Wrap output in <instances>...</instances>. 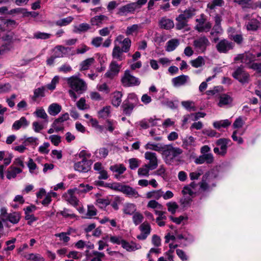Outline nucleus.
Listing matches in <instances>:
<instances>
[{
  "instance_id": "nucleus-1",
  "label": "nucleus",
  "mask_w": 261,
  "mask_h": 261,
  "mask_svg": "<svg viewBox=\"0 0 261 261\" xmlns=\"http://www.w3.org/2000/svg\"><path fill=\"white\" fill-rule=\"evenodd\" d=\"M65 80L69 87L78 94H82L87 89V85L85 81L77 75H72Z\"/></svg>"
},
{
  "instance_id": "nucleus-2",
  "label": "nucleus",
  "mask_w": 261,
  "mask_h": 261,
  "mask_svg": "<svg viewBox=\"0 0 261 261\" xmlns=\"http://www.w3.org/2000/svg\"><path fill=\"white\" fill-rule=\"evenodd\" d=\"M182 150L178 147H174L171 145H164L162 153L165 156V162L170 164L175 158L182 153Z\"/></svg>"
},
{
  "instance_id": "nucleus-3",
  "label": "nucleus",
  "mask_w": 261,
  "mask_h": 261,
  "mask_svg": "<svg viewBox=\"0 0 261 261\" xmlns=\"http://www.w3.org/2000/svg\"><path fill=\"white\" fill-rule=\"evenodd\" d=\"M111 188L120 191L129 197L136 198L140 197V195L135 189L128 186L117 184L112 186Z\"/></svg>"
},
{
  "instance_id": "nucleus-4",
  "label": "nucleus",
  "mask_w": 261,
  "mask_h": 261,
  "mask_svg": "<svg viewBox=\"0 0 261 261\" xmlns=\"http://www.w3.org/2000/svg\"><path fill=\"white\" fill-rule=\"evenodd\" d=\"M121 82L124 87H133L140 84V80L132 75L129 71H125L121 78Z\"/></svg>"
},
{
  "instance_id": "nucleus-5",
  "label": "nucleus",
  "mask_w": 261,
  "mask_h": 261,
  "mask_svg": "<svg viewBox=\"0 0 261 261\" xmlns=\"http://www.w3.org/2000/svg\"><path fill=\"white\" fill-rule=\"evenodd\" d=\"M210 45L208 39L204 36L197 38L193 42V46L199 53L205 52L206 48Z\"/></svg>"
},
{
  "instance_id": "nucleus-6",
  "label": "nucleus",
  "mask_w": 261,
  "mask_h": 261,
  "mask_svg": "<svg viewBox=\"0 0 261 261\" xmlns=\"http://www.w3.org/2000/svg\"><path fill=\"white\" fill-rule=\"evenodd\" d=\"M196 21L195 29L198 32H207L212 27V24L206 20L203 14H201L199 18H197Z\"/></svg>"
},
{
  "instance_id": "nucleus-7",
  "label": "nucleus",
  "mask_w": 261,
  "mask_h": 261,
  "mask_svg": "<svg viewBox=\"0 0 261 261\" xmlns=\"http://www.w3.org/2000/svg\"><path fill=\"white\" fill-rule=\"evenodd\" d=\"M232 76L242 84L248 83L250 81L249 74L242 67H238L232 73Z\"/></svg>"
},
{
  "instance_id": "nucleus-8",
  "label": "nucleus",
  "mask_w": 261,
  "mask_h": 261,
  "mask_svg": "<svg viewBox=\"0 0 261 261\" xmlns=\"http://www.w3.org/2000/svg\"><path fill=\"white\" fill-rule=\"evenodd\" d=\"M121 65L118 64L116 61L113 60L110 64L109 70L105 73V76L112 79L119 73Z\"/></svg>"
},
{
  "instance_id": "nucleus-9",
  "label": "nucleus",
  "mask_w": 261,
  "mask_h": 261,
  "mask_svg": "<svg viewBox=\"0 0 261 261\" xmlns=\"http://www.w3.org/2000/svg\"><path fill=\"white\" fill-rule=\"evenodd\" d=\"M69 119V114L67 113L63 114L60 117L56 119L51 125L56 132H58L64 129V123Z\"/></svg>"
},
{
  "instance_id": "nucleus-10",
  "label": "nucleus",
  "mask_w": 261,
  "mask_h": 261,
  "mask_svg": "<svg viewBox=\"0 0 261 261\" xmlns=\"http://www.w3.org/2000/svg\"><path fill=\"white\" fill-rule=\"evenodd\" d=\"M234 44L226 39H223L219 41L216 45L217 50L220 53H227L229 50L233 48Z\"/></svg>"
},
{
  "instance_id": "nucleus-11",
  "label": "nucleus",
  "mask_w": 261,
  "mask_h": 261,
  "mask_svg": "<svg viewBox=\"0 0 261 261\" xmlns=\"http://www.w3.org/2000/svg\"><path fill=\"white\" fill-rule=\"evenodd\" d=\"M114 42H116V43H118L119 45L121 44V49L124 53L129 51L132 43V41L129 38H123L122 35H119L116 37Z\"/></svg>"
},
{
  "instance_id": "nucleus-12",
  "label": "nucleus",
  "mask_w": 261,
  "mask_h": 261,
  "mask_svg": "<svg viewBox=\"0 0 261 261\" xmlns=\"http://www.w3.org/2000/svg\"><path fill=\"white\" fill-rule=\"evenodd\" d=\"M145 159L149 161L147 166L152 170L156 168L158 163L156 154L155 152L147 151L144 154Z\"/></svg>"
},
{
  "instance_id": "nucleus-13",
  "label": "nucleus",
  "mask_w": 261,
  "mask_h": 261,
  "mask_svg": "<svg viewBox=\"0 0 261 261\" xmlns=\"http://www.w3.org/2000/svg\"><path fill=\"white\" fill-rule=\"evenodd\" d=\"M3 40L6 42L0 46V55H3L12 48V36L7 35L3 37Z\"/></svg>"
},
{
  "instance_id": "nucleus-14",
  "label": "nucleus",
  "mask_w": 261,
  "mask_h": 261,
  "mask_svg": "<svg viewBox=\"0 0 261 261\" xmlns=\"http://www.w3.org/2000/svg\"><path fill=\"white\" fill-rule=\"evenodd\" d=\"M141 233L137 236V238L140 240H145L150 233L151 226L147 222H144L139 227Z\"/></svg>"
},
{
  "instance_id": "nucleus-15",
  "label": "nucleus",
  "mask_w": 261,
  "mask_h": 261,
  "mask_svg": "<svg viewBox=\"0 0 261 261\" xmlns=\"http://www.w3.org/2000/svg\"><path fill=\"white\" fill-rule=\"evenodd\" d=\"M114 47L112 53L113 60L121 61L125 59V56L123 55V51L121 49V47L118 43L114 42Z\"/></svg>"
},
{
  "instance_id": "nucleus-16",
  "label": "nucleus",
  "mask_w": 261,
  "mask_h": 261,
  "mask_svg": "<svg viewBox=\"0 0 261 261\" xmlns=\"http://www.w3.org/2000/svg\"><path fill=\"white\" fill-rule=\"evenodd\" d=\"M134 3H130L120 7L118 9V14L121 16H126L128 14H133L136 11Z\"/></svg>"
},
{
  "instance_id": "nucleus-17",
  "label": "nucleus",
  "mask_w": 261,
  "mask_h": 261,
  "mask_svg": "<svg viewBox=\"0 0 261 261\" xmlns=\"http://www.w3.org/2000/svg\"><path fill=\"white\" fill-rule=\"evenodd\" d=\"M76 192L75 189H70L65 193L63 197L64 199L73 205H77L78 204L79 200L75 196V193Z\"/></svg>"
},
{
  "instance_id": "nucleus-18",
  "label": "nucleus",
  "mask_w": 261,
  "mask_h": 261,
  "mask_svg": "<svg viewBox=\"0 0 261 261\" xmlns=\"http://www.w3.org/2000/svg\"><path fill=\"white\" fill-rule=\"evenodd\" d=\"M218 99V106L221 108L231 105L233 101V98L231 96L226 93L220 94Z\"/></svg>"
},
{
  "instance_id": "nucleus-19",
  "label": "nucleus",
  "mask_w": 261,
  "mask_h": 261,
  "mask_svg": "<svg viewBox=\"0 0 261 261\" xmlns=\"http://www.w3.org/2000/svg\"><path fill=\"white\" fill-rule=\"evenodd\" d=\"M71 50L69 47L58 45L53 49V54L56 58H62L67 55Z\"/></svg>"
},
{
  "instance_id": "nucleus-20",
  "label": "nucleus",
  "mask_w": 261,
  "mask_h": 261,
  "mask_svg": "<svg viewBox=\"0 0 261 261\" xmlns=\"http://www.w3.org/2000/svg\"><path fill=\"white\" fill-rule=\"evenodd\" d=\"M190 81V77L187 75H180L172 79V83L174 87H177L186 85Z\"/></svg>"
},
{
  "instance_id": "nucleus-21",
  "label": "nucleus",
  "mask_w": 261,
  "mask_h": 261,
  "mask_svg": "<svg viewBox=\"0 0 261 261\" xmlns=\"http://www.w3.org/2000/svg\"><path fill=\"white\" fill-rule=\"evenodd\" d=\"M214 162V156L212 153L202 154L199 156L195 160L197 164H202L203 163L211 164Z\"/></svg>"
},
{
  "instance_id": "nucleus-22",
  "label": "nucleus",
  "mask_w": 261,
  "mask_h": 261,
  "mask_svg": "<svg viewBox=\"0 0 261 261\" xmlns=\"http://www.w3.org/2000/svg\"><path fill=\"white\" fill-rule=\"evenodd\" d=\"M121 247L128 252L135 251L141 248V246L134 242H127L124 240Z\"/></svg>"
},
{
  "instance_id": "nucleus-23",
  "label": "nucleus",
  "mask_w": 261,
  "mask_h": 261,
  "mask_svg": "<svg viewBox=\"0 0 261 261\" xmlns=\"http://www.w3.org/2000/svg\"><path fill=\"white\" fill-rule=\"evenodd\" d=\"M74 169L79 172H86L90 169L88 161L83 159L81 161L75 163L74 165Z\"/></svg>"
},
{
  "instance_id": "nucleus-24",
  "label": "nucleus",
  "mask_w": 261,
  "mask_h": 261,
  "mask_svg": "<svg viewBox=\"0 0 261 261\" xmlns=\"http://www.w3.org/2000/svg\"><path fill=\"white\" fill-rule=\"evenodd\" d=\"M109 18L106 15H100L95 16L90 19L91 25L99 27L103 22L108 21Z\"/></svg>"
},
{
  "instance_id": "nucleus-25",
  "label": "nucleus",
  "mask_w": 261,
  "mask_h": 261,
  "mask_svg": "<svg viewBox=\"0 0 261 261\" xmlns=\"http://www.w3.org/2000/svg\"><path fill=\"white\" fill-rule=\"evenodd\" d=\"M110 169L114 173H116L115 176L116 178L119 179L120 175L123 174L126 170L125 167L121 164H115L111 166Z\"/></svg>"
},
{
  "instance_id": "nucleus-26",
  "label": "nucleus",
  "mask_w": 261,
  "mask_h": 261,
  "mask_svg": "<svg viewBox=\"0 0 261 261\" xmlns=\"http://www.w3.org/2000/svg\"><path fill=\"white\" fill-rule=\"evenodd\" d=\"M22 171V169L13 165L11 166L7 171V178L8 179L14 178L16 177L17 175L21 173Z\"/></svg>"
},
{
  "instance_id": "nucleus-27",
  "label": "nucleus",
  "mask_w": 261,
  "mask_h": 261,
  "mask_svg": "<svg viewBox=\"0 0 261 261\" xmlns=\"http://www.w3.org/2000/svg\"><path fill=\"white\" fill-rule=\"evenodd\" d=\"M229 142V139L225 138H221L216 141V144L220 147L221 155H224L226 154L227 145Z\"/></svg>"
},
{
  "instance_id": "nucleus-28",
  "label": "nucleus",
  "mask_w": 261,
  "mask_h": 261,
  "mask_svg": "<svg viewBox=\"0 0 261 261\" xmlns=\"http://www.w3.org/2000/svg\"><path fill=\"white\" fill-rule=\"evenodd\" d=\"M21 218L20 214L19 212H14L8 214L6 220L3 219V221L7 220L13 224H17L20 221Z\"/></svg>"
},
{
  "instance_id": "nucleus-29",
  "label": "nucleus",
  "mask_w": 261,
  "mask_h": 261,
  "mask_svg": "<svg viewBox=\"0 0 261 261\" xmlns=\"http://www.w3.org/2000/svg\"><path fill=\"white\" fill-rule=\"evenodd\" d=\"M159 24L161 28L166 30H170L173 28L174 26L173 21L166 17L162 18L160 20Z\"/></svg>"
},
{
  "instance_id": "nucleus-30",
  "label": "nucleus",
  "mask_w": 261,
  "mask_h": 261,
  "mask_svg": "<svg viewBox=\"0 0 261 261\" xmlns=\"http://www.w3.org/2000/svg\"><path fill=\"white\" fill-rule=\"evenodd\" d=\"M95 59L92 57L82 61L80 64V70L84 71L89 69L91 66L95 63Z\"/></svg>"
},
{
  "instance_id": "nucleus-31",
  "label": "nucleus",
  "mask_w": 261,
  "mask_h": 261,
  "mask_svg": "<svg viewBox=\"0 0 261 261\" xmlns=\"http://www.w3.org/2000/svg\"><path fill=\"white\" fill-rule=\"evenodd\" d=\"M142 24H135L127 28L125 34L127 36L137 34L140 30L142 29Z\"/></svg>"
},
{
  "instance_id": "nucleus-32",
  "label": "nucleus",
  "mask_w": 261,
  "mask_h": 261,
  "mask_svg": "<svg viewBox=\"0 0 261 261\" xmlns=\"http://www.w3.org/2000/svg\"><path fill=\"white\" fill-rule=\"evenodd\" d=\"M195 145V139L192 136H187L183 140L182 147L186 149H189Z\"/></svg>"
},
{
  "instance_id": "nucleus-33",
  "label": "nucleus",
  "mask_w": 261,
  "mask_h": 261,
  "mask_svg": "<svg viewBox=\"0 0 261 261\" xmlns=\"http://www.w3.org/2000/svg\"><path fill=\"white\" fill-rule=\"evenodd\" d=\"M34 115L37 117L43 119L45 123H47L48 121V115L43 108H37L34 112Z\"/></svg>"
},
{
  "instance_id": "nucleus-34",
  "label": "nucleus",
  "mask_w": 261,
  "mask_h": 261,
  "mask_svg": "<svg viewBox=\"0 0 261 261\" xmlns=\"http://www.w3.org/2000/svg\"><path fill=\"white\" fill-rule=\"evenodd\" d=\"M62 107L57 103H53L49 105L48 108V112L51 116H56L61 111Z\"/></svg>"
},
{
  "instance_id": "nucleus-35",
  "label": "nucleus",
  "mask_w": 261,
  "mask_h": 261,
  "mask_svg": "<svg viewBox=\"0 0 261 261\" xmlns=\"http://www.w3.org/2000/svg\"><path fill=\"white\" fill-rule=\"evenodd\" d=\"M90 25L87 23H82L78 25H75L73 29V32L76 33H81L86 32L91 29Z\"/></svg>"
},
{
  "instance_id": "nucleus-36",
  "label": "nucleus",
  "mask_w": 261,
  "mask_h": 261,
  "mask_svg": "<svg viewBox=\"0 0 261 261\" xmlns=\"http://www.w3.org/2000/svg\"><path fill=\"white\" fill-rule=\"evenodd\" d=\"M135 107L136 106L129 103L128 101H124L121 107L123 112L126 115L129 116L132 114L133 110Z\"/></svg>"
},
{
  "instance_id": "nucleus-37",
  "label": "nucleus",
  "mask_w": 261,
  "mask_h": 261,
  "mask_svg": "<svg viewBox=\"0 0 261 261\" xmlns=\"http://www.w3.org/2000/svg\"><path fill=\"white\" fill-rule=\"evenodd\" d=\"M196 14V10L193 8H189L186 9L181 14H179L184 19L187 21L192 18Z\"/></svg>"
},
{
  "instance_id": "nucleus-38",
  "label": "nucleus",
  "mask_w": 261,
  "mask_h": 261,
  "mask_svg": "<svg viewBox=\"0 0 261 261\" xmlns=\"http://www.w3.org/2000/svg\"><path fill=\"white\" fill-rule=\"evenodd\" d=\"M145 149L154 150L158 152H162L164 145L154 144L152 142L147 143L144 146Z\"/></svg>"
},
{
  "instance_id": "nucleus-39",
  "label": "nucleus",
  "mask_w": 261,
  "mask_h": 261,
  "mask_svg": "<svg viewBox=\"0 0 261 261\" xmlns=\"http://www.w3.org/2000/svg\"><path fill=\"white\" fill-rule=\"evenodd\" d=\"M73 19L74 18L72 16H70L57 20L55 22V24L57 26L60 27H65L70 24Z\"/></svg>"
},
{
  "instance_id": "nucleus-40",
  "label": "nucleus",
  "mask_w": 261,
  "mask_h": 261,
  "mask_svg": "<svg viewBox=\"0 0 261 261\" xmlns=\"http://www.w3.org/2000/svg\"><path fill=\"white\" fill-rule=\"evenodd\" d=\"M231 121L228 119L221 120L216 121L213 122V126L214 128L219 129L221 127L226 128L231 124Z\"/></svg>"
},
{
  "instance_id": "nucleus-41",
  "label": "nucleus",
  "mask_w": 261,
  "mask_h": 261,
  "mask_svg": "<svg viewBox=\"0 0 261 261\" xmlns=\"http://www.w3.org/2000/svg\"><path fill=\"white\" fill-rule=\"evenodd\" d=\"M179 44V41L177 39H172L169 40L166 43V51L169 52L174 50Z\"/></svg>"
},
{
  "instance_id": "nucleus-42",
  "label": "nucleus",
  "mask_w": 261,
  "mask_h": 261,
  "mask_svg": "<svg viewBox=\"0 0 261 261\" xmlns=\"http://www.w3.org/2000/svg\"><path fill=\"white\" fill-rule=\"evenodd\" d=\"M260 22L256 19H252L246 24L247 30L248 31H256L259 27Z\"/></svg>"
},
{
  "instance_id": "nucleus-43",
  "label": "nucleus",
  "mask_w": 261,
  "mask_h": 261,
  "mask_svg": "<svg viewBox=\"0 0 261 261\" xmlns=\"http://www.w3.org/2000/svg\"><path fill=\"white\" fill-rule=\"evenodd\" d=\"M136 211V206L133 203H126L123 208V213L128 215L134 214Z\"/></svg>"
},
{
  "instance_id": "nucleus-44",
  "label": "nucleus",
  "mask_w": 261,
  "mask_h": 261,
  "mask_svg": "<svg viewBox=\"0 0 261 261\" xmlns=\"http://www.w3.org/2000/svg\"><path fill=\"white\" fill-rule=\"evenodd\" d=\"M122 93L121 92L116 91L113 94L112 103L113 106L118 107L122 101Z\"/></svg>"
},
{
  "instance_id": "nucleus-45",
  "label": "nucleus",
  "mask_w": 261,
  "mask_h": 261,
  "mask_svg": "<svg viewBox=\"0 0 261 261\" xmlns=\"http://www.w3.org/2000/svg\"><path fill=\"white\" fill-rule=\"evenodd\" d=\"M146 198L148 199L153 198L156 200H159L162 197V190L160 189L148 192L146 193Z\"/></svg>"
},
{
  "instance_id": "nucleus-46",
  "label": "nucleus",
  "mask_w": 261,
  "mask_h": 261,
  "mask_svg": "<svg viewBox=\"0 0 261 261\" xmlns=\"http://www.w3.org/2000/svg\"><path fill=\"white\" fill-rule=\"evenodd\" d=\"M28 125L26 118L22 117L19 120L14 122L12 125V128L15 130L19 129L22 126H26Z\"/></svg>"
},
{
  "instance_id": "nucleus-47",
  "label": "nucleus",
  "mask_w": 261,
  "mask_h": 261,
  "mask_svg": "<svg viewBox=\"0 0 261 261\" xmlns=\"http://www.w3.org/2000/svg\"><path fill=\"white\" fill-rule=\"evenodd\" d=\"M109 153V150L105 147L97 149L95 152V156L99 159H105Z\"/></svg>"
},
{
  "instance_id": "nucleus-48",
  "label": "nucleus",
  "mask_w": 261,
  "mask_h": 261,
  "mask_svg": "<svg viewBox=\"0 0 261 261\" xmlns=\"http://www.w3.org/2000/svg\"><path fill=\"white\" fill-rule=\"evenodd\" d=\"M176 20L177 21L176 23V28L177 30H181L185 28L187 25L188 21L184 19L179 15L176 17Z\"/></svg>"
},
{
  "instance_id": "nucleus-49",
  "label": "nucleus",
  "mask_w": 261,
  "mask_h": 261,
  "mask_svg": "<svg viewBox=\"0 0 261 261\" xmlns=\"http://www.w3.org/2000/svg\"><path fill=\"white\" fill-rule=\"evenodd\" d=\"M93 189V187L88 184L85 185L81 184L78 188H75L77 193H87Z\"/></svg>"
},
{
  "instance_id": "nucleus-50",
  "label": "nucleus",
  "mask_w": 261,
  "mask_h": 261,
  "mask_svg": "<svg viewBox=\"0 0 261 261\" xmlns=\"http://www.w3.org/2000/svg\"><path fill=\"white\" fill-rule=\"evenodd\" d=\"M111 107L106 106L98 112V116L102 118H107L110 116Z\"/></svg>"
},
{
  "instance_id": "nucleus-51",
  "label": "nucleus",
  "mask_w": 261,
  "mask_h": 261,
  "mask_svg": "<svg viewBox=\"0 0 261 261\" xmlns=\"http://www.w3.org/2000/svg\"><path fill=\"white\" fill-rule=\"evenodd\" d=\"M256 55H253L250 53H246L244 55V60L242 61V63L248 64V66L251 64L252 62L254 61L256 58Z\"/></svg>"
},
{
  "instance_id": "nucleus-52",
  "label": "nucleus",
  "mask_w": 261,
  "mask_h": 261,
  "mask_svg": "<svg viewBox=\"0 0 261 261\" xmlns=\"http://www.w3.org/2000/svg\"><path fill=\"white\" fill-rule=\"evenodd\" d=\"M166 206L167 207L168 211L172 215L175 214L178 208V204L174 201H171L167 203Z\"/></svg>"
},
{
  "instance_id": "nucleus-53",
  "label": "nucleus",
  "mask_w": 261,
  "mask_h": 261,
  "mask_svg": "<svg viewBox=\"0 0 261 261\" xmlns=\"http://www.w3.org/2000/svg\"><path fill=\"white\" fill-rule=\"evenodd\" d=\"M144 219L143 215L139 212H136L133 216V221L136 225L140 224Z\"/></svg>"
},
{
  "instance_id": "nucleus-54",
  "label": "nucleus",
  "mask_w": 261,
  "mask_h": 261,
  "mask_svg": "<svg viewBox=\"0 0 261 261\" xmlns=\"http://www.w3.org/2000/svg\"><path fill=\"white\" fill-rule=\"evenodd\" d=\"M204 60L201 56H199L196 59L192 60L191 64L195 68H198L204 65Z\"/></svg>"
},
{
  "instance_id": "nucleus-55",
  "label": "nucleus",
  "mask_w": 261,
  "mask_h": 261,
  "mask_svg": "<svg viewBox=\"0 0 261 261\" xmlns=\"http://www.w3.org/2000/svg\"><path fill=\"white\" fill-rule=\"evenodd\" d=\"M150 170H151L150 167L145 164L138 169V174L140 176H148Z\"/></svg>"
},
{
  "instance_id": "nucleus-56",
  "label": "nucleus",
  "mask_w": 261,
  "mask_h": 261,
  "mask_svg": "<svg viewBox=\"0 0 261 261\" xmlns=\"http://www.w3.org/2000/svg\"><path fill=\"white\" fill-rule=\"evenodd\" d=\"M202 133L209 137L218 138L220 136V134L219 133L212 129H204L202 130Z\"/></svg>"
},
{
  "instance_id": "nucleus-57",
  "label": "nucleus",
  "mask_w": 261,
  "mask_h": 261,
  "mask_svg": "<svg viewBox=\"0 0 261 261\" xmlns=\"http://www.w3.org/2000/svg\"><path fill=\"white\" fill-rule=\"evenodd\" d=\"M117 124L114 120L108 119L106 122V128L110 132H113Z\"/></svg>"
},
{
  "instance_id": "nucleus-58",
  "label": "nucleus",
  "mask_w": 261,
  "mask_h": 261,
  "mask_svg": "<svg viewBox=\"0 0 261 261\" xmlns=\"http://www.w3.org/2000/svg\"><path fill=\"white\" fill-rule=\"evenodd\" d=\"M124 101H128L130 103H132L135 106H137L139 101L137 95L134 93H131L128 94L126 99Z\"/></svg>"
},
{
  "instance_id": "nucleus-59",
  "label": "nucleus",
  "mask_w": 261,
  "mask_h": 261,
  "mask_svg": "<svg viewBox=\"0 0 261 261\" xmlns=\"http://www.w3.org/2000/svg\"><path fill=\"white\" fill-rule=\"evenodd\" d=\"M45 91V87H41L40 88H38L34 90V95L33 99L34 100L36 99L37 98L44 97Z\"/></svg>"
},
{
  "instance_id": "nucleus-60",
  "label": "nucleus",
  "mask_w": 261,
  "mask_h": 261,
  "mask_svg": "<svg viewBox=\"0 0 261 261\" xmlns=\"http://www.w3.org/2000/svg\"><path fill=\"white\" fill-rule=\"evenodd\" d=\"M51 36L50 34L41 32H36L34 33L33 38L37 39H47L50 38Z\"/></svg>"
},
{
  "instance_id": "nucleus-61",
  "label": "nucleus",
  "mask_w": 261,
  "mask_h": 261,
  "mask_svg": "<svg viewBox=\"0 0 261 261\" xmlns=\"http://www.w3.org/2000/svg\"><path fill=\"white\" fill-rule=\"evenodd\" d=\"M23 143L25 146L28 145H34V146H37L38 144V139L36 137H28L26 138Z\"/></svg>"
},
{
  "instance_id": "nucleus-62",
  "label": "nucleus",
  "mask_w": 261,
  "mask_h": 261,
  "mask_svg": "<svg viewBox=\"0 0 261 261\" xmlns=\"http://www.w3.org/2000/svg\"><path fill=\"white\" fill-rule=\"evenodd\" d=\"M195 184L193 182L191 183L189 186L184 187L182 191L183 194H189L191 196L194 193V188Z\"/></svg>"
},
{
  "instance_id": "nucleus-63",
  "label": "nucleus",
  "mask_w": 261,
  "mask_h": 261,
  "mask_svg": "<svg viewBox=\"0 0 261 261\" xmlns=\"http://www.w3.org/2000/svg\"><path fill=\"white\" fill-rule=\"evenodd\" d=\"M147 207L155 210H162L163 206L158 201L154 200H150L148 204Z\"/></svg>"
},
{
  "instance_id": "nucleus-64",
  "label": "nucleus",
  "mask_w": 261,
  "mask_h": 261,
  "mask_svg": "<svg viewBox=\"0 0 261 261\" xmlns=\"http://www.w3.org/2000/svg\"><path fill=\"white\" fill-rule=\"evenodd\" d=\"M27 259L32 261H44L43 257L39 254L30 253L28 255Z\"/></svg>"
}]
</instances>
